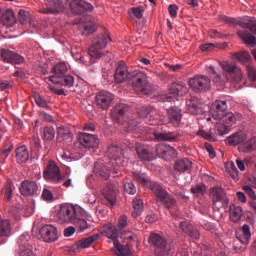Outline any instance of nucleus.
<instances>
[{"instance_id": "obj_12", "label": "nucleus", "mask_w": 256, "mask_h": 256, "mask_svg": "<svg viewBox=\"0 0 256 256\" xmlns=\"http://www.w3.org/2000/svg\"><path fill=\"white\" fill-rule=\"evenodd\" d=\"M100 141L96 135L89 133H80L78 136V143L75 147H82L83 149H97Z\"/></svg>"}, {"instance_id": "obj_48", "label": "nucleus", "mask_w": 256, "mask_h": 256, "mask_svg": "<svg viewBox=\"0 0 256 256\" xmlns=\"http://www.w3.org/2000/svg\"><path fill=\"white\" fill-rule=\"evenodd\" d=\"M251 239V230L248 224L242 226V236L239 237V241L243 245H248Z\"/></svg>"}, {"instance_id": "obj_58", "label": "nucleus", "mask_w": 256, "mask_h": 256, "mask_svg": "<svg viewBox=\"0 0 256 256\" xmlns=\"http://www.w3.org/2000/svg\"><path fill=\"white\" fill-rule=\"evenodd\" d=\"M124 189H125V192L128 193L129 195H135L136 194V187H135V185L133 184L132 181L125 182L124 183Z\"/></svg>"}, {"instance_id": "obj_44", "label": "nucleus", "mask_w": 256, "mask_h": 256, "mask_svg": "<svg viewBox=\"0 0 256 256\" xmlns=\"http://www.w3.org/2000/svg\"><path fill=\"white\" fill-rule=\"evenodd\" d=\"M217 120H221L222 123L225 127H227L228 129V133H230V128L232 125H234L237 121L235 115L232 112L229 113H225L220 119Z\"/></svg>"}, {"instance_id": "obj_31", "label": "nucleus", "mask_w": 256, "mask_h": 256, "mask_svg": "<svg viewBox=\"0 0 256 256\" xmlns=\"http://www.w3.org/2000/svg\"><path fill=\"white\" fill-rule=\"evenodd\" d=\"M193 163L188 158L178 159L175 162L174 169L179 174L190 173L192 170Z\"/></svg>"}, {"instance_id": "obj_43", "label": "nucleus", "mask_w": 256, "mask_h": 256, "mask_svg": "<svg viewBox=\"0 0 256 256\" xmlns=\"http://www.w3.org/2000/svg\"><path fill=\"white\" fill-rule=\"evenodd\" d=\"M1 22L8 27L15 25L16 18L14 12L12 10H6V12H4V14L1 16Z\"/></svg>"}, {"instance_id": "obj_9", "label": "nucleus", "mask_w": 256, "mask_h": 256, "mask_svg": "<svg viewBox=\"0 0 256 256\" xmlns=\"http://www.w3.org/2000/svg\"><path fill=\"white\" fill-rule=\"evenodd\" d=\"M229 133L228 127H226L222 123H217L214 128H211L209 132H206L205 130H200L198 132V135L200 137H203L206 139V141H217L218 136L227 135Z\"/></svg>"}, {"instance_id": "obj_21", "label": "nucleus", "mask_w": 256, "mask_h": 256, "mask_svg": "<svg viewBox=\"0 0 256 256\" xmlns=\"http://www.w3.org/2000/svg\"><path fill=\"white\" fill-rule=\"evenodd\" d=\"M41 238L44 242L51 243L57 241L59 235L57 234V227L46 224L40 229Z\"/></svg>"}, {"instance_id": "obj_11", "label": "nucleus", "mask_w": 256, "mask_h": 256, "mask_svg": "<svg viewBox=\"0 0 256 256\" xmlns=\"http://www.w3.org/2000/svg\"><path fill=\"white\" fill-rule=\"evenodd\" d=\"M210 196L212 197V205L219 208H224L229 205V199L224 189L220 186H214L210 188Z\"/></svg>"}, {"instance_id": "obj_19", "label": "nucleus", "mask_w": 256, "mask_h": 256, "mask_svg": "<svg viewBox=\"0 0 256 256\" xmlns=\"http://www.w3.org/2000/svg\"><path fill=\"white\" fill-rule=\"evenodd\" d=\"M29 239V234H22L19 237L20 256H37L36 250L28 243Z\"/></svg>"}, {"instance_id": "obj_38", "label": "nucleus", "mask_w": 256, "mask_h": 256, "mask_svg": "<svg viewBox=\"0 0 256 256\" xmlns=\"http://www.w3.org/2000/svg\"><path fill=\"white\" fill-rule=\"evenodd\" d=\"M97 29L95 23L87 18V21L84 23L79 24V31L83 36H89L93 34Z\"/></svg>"}, {"instance_id": "obj_61", "label": "nucleus", "mask_w": 256, "mask_h": 256, "mask_svg": "<svg viewBox=\"0 0 256 256\" xmlns=\"http://www.w3.org/2000/svg\"><path fill=\"white\" fill-rule=\"evenodd\" d=\"M133 15L137 19H141L143 17L144 8L143 6H136L135 8H131Z\"/></svg>"}, {"instance_id": "obj_14", "label": "nucleus", "mask_w": 256, "mask_h": 256, "mask_svg": "<svg viewBox=\"0 0 256 256\" xmlns=\"http://www.w3.org/2000/svg\"><path fill=\"white\" fill-rule=\"evenodd\" d=\"M188 92V88L184 83H173L169 87V94L162 95L160 99L164 102L174 101L177 96H183Z\"/></svg>"}, {"instance_id": "obj_28", "label": "nucleus", "mask_w": 256, "mask_h": 256, "mask_svg": "<svg viewBox=\"0 0 256 256\" xmlns=\"http://www.w3.org/2000/svg\"><path fill=\"white\" fill-rule=\"evenodd\" d=\"M228 110L227 101L225 100H217L214 102L212 107V118L215 120L221 119L224 114H226Z\"/></svg>"}, {"instance_id": "obj_25", "label": "nucleus", "mask_w": 256, "mask_h": 256, "mask_svg": "<svg viewBox=\"0 0 256 256\" xmlns=\"http://www.w3.org/2000/svg\"><path fill=\"white\" fill-rule=\"evenodd\" d=\"M186 110L192 115H199L204 113L203 105L195 96H190V98L186 100Z\"/></svg>"}, {"instance_id": "obj_54", "label": "nucleus", "mask_w": 256, "mask_h": 256, "mask_svg": "<svg viewBox=\"0 0 256 256\" xmlns=\"http://www.w3.org/2000/svg\"><path fill=\"white\" fill-rule=\"evenodd\" d=\"M18 18L20 24L23 26L27 25L31 21V16L29 12H26V10H19Z\"/></svg>"}, {"instance_id": "obj_55", "label": "nucleus", "mask_w": 256, "mask_h": 256, "mask_svg": "<svg viewBox=\"0 0 256 256\" xmlns=\"http://www.w3.org/2000/svg\"><path fill=\"white\" fill-rule=\"evenodd\" d=\"M140 121H135L133 118L123 123L125 129H127L128 132L130 131H138L140 127H138Z\"/></svg>"}, {"instance_id": "obj_4", "label": "nucleus", "mask_w": 256, "mask_h": 256, "mask_svg": "<svg viewBox=\"0 0 256 256\" xmlns=\"http://www.w3.org/2000/svg\"><path fill=\"white\" fill-rule=\"evenodd\" d=\"M102 234L113 241L117 256H131L128 246L121 245L118 241L119 232L113 224H106L102 228Z\"/></svg>"}, {"instance_id": "obj_51", "label": "nucleus", "mask_w": 256, "mask_h": 256, "mask_svg": "<svg viewBox=\"0 0 256 256\" xmlns=\"http://www.w3.org/2000/svg\"><path fill=\"white\" fill-rule=\"evenodd\" d=\"M72 224H74L80 232H83L90 228V224L85 219L80 218L79 214L76 215Z\"/></svg>"}, {"instance_id": "obj_1", "label": "nucleus", "mask_w": 256, "mask_h": 256, "mask_svg": "<svg viewBox=\"0 0 256 256\" xmlns=\"http://www.w3.org/2000/svg\"><path fill=\"white\" fill-rule=\"evenodd\" d=\"M111 39L108 35L100 34L96 36L88 50L87 56L82 57V61L86 65H92L95 61L103 56V49L107 46Z\"/></svg>"}, {"instance_id": "obj_47", "label": "nucleus", "mask_w": 256, "mask_h": 256, "mask_svg": "<svg viewBox=\"0 0 256 256\" xmlns=\"http://www.w3.org/2000/svg\"><path fill=\"white\" fill-rule=\"evenodd\" d=\"M237 36L247 45H256V37L247 31H237Z\"/></svg>"}, {"instance_id": "obj_13", "label": "nucleus", "mask_w": 256, "mask_h": 256, "mask_svg": "<svg viewBox=\"0 0 256 256\" xmlns=\"http://www.w3.org/2000/svg\"><path fill=\"white\" fill-rule=\"evenodd\" d=\"M188 85L194 92L208 91L211 88V80L207 76L196 75L194 78H190Z\"/></svg>"}, {"instance_id": "obj_60", "label": "nucleus", "mask_w": 256, "mask_h": 256, "mask_svg": "<svg viewBox=\"0 0 256 256\" xmlns=\"http://www.w3.org/2000/svg\"><path fill=\"white\" fill-rule=\"evenodd\" d=\"M246 70H247L248 78L251 81H255L256 80V68L251 65H247Z\"/></svg>"}, {"instance_id": "obj_35", "label": "nucleus", "mask_w": 256, "mask_h": 256, "mask_svg": "<svg viewBox=\"0 0 256 256\" xmlns=\"http://www.w3.org/2000/svg\"><path fill=\"white\" fill-rule=\"evenodd\" d=\"M154 135L157 141H169V143H177L180 137L179 134L175 132H155Z\"/></svg>"}, {"instance_id": "obj_45", "label": "nucleus", "mask_w": 256, "mask_h": 256, "mask_svg": "<svg viewBox=\"0 0 256 256\" xmlns=\"http://www.w3.org/2000/svg\"><path fill=\"white\" fill-rule=\"evenodd\" d=\"M14 190H15V186L11 182H8L2 188L1 194L6 202H10L12 200L14 195Z\"/></svg>"}, {"instance_id": "obj_63", "label": "nucleus", "mask_w": 256, "mask_h": 256, "mask_svg": "<svg viewBox=\"0 0 256 256\" xmlns=\"http://www.w3.org/2000/svg\"><path fill=\"white\" fill-rule=\"evenodd\" d=\"M42 198L45 201H52L53 200V192L47 188H45L42 192Z\"/></svg>"}, {"instance_id": "obj_62", "label": "nucleus", "mask_w": 256, "mask_h": 256, "mask_svg": "<svg viewBox=\"0 0 256 256\" xmlns=\"http://www.w3.org/2000/svg\"><path fill=\"white\" fill-rule=\"evenodd\" d=\"M35 102L39 107L46 108L48 106L47 101L39 94L34 96Z\"/></svg>"}, {"instance_id": "obj_26", "label": "nucleus", "mask_w": 256, "mask_h": 256, "mask_svg": "<svg viewBox=\"0 0 256 256\" xmlns=\"http://www.w3.org/2000/svg\"><path fill=\"white\" fill-rule=\"evenodd\" d=\"M183 111L181 108L174 106L167 109V118L169 123L174 127H178L181 124Z\"/></svg>"}, {"instance_id": "obj_24", "label": "nucleus", "mask_w": 256, "mask_h": 256, "mask_svg": "<svg viewBox=\"0 0 256 256\" xmlns=\"http://www.w3.org/2000/svg\"><path fill=\"white\" fill-rule=\"evenodd\" d=\"M156 153L158 157L163 158L165 160H173L178 157V152L172 146L159 145L156 148Z\"/></svg>"}, {"instance_id": "obj_10", "label": "nucleus", "mask_w": 256, "mask_h": 256, "mask_svg": "<svg viewBox=\"0 0 256 256\" xmlns=\"http://www.w3.org/2000/svg\"><path fill=\"white\" fill-rule=\"evenodd\" d=\"M108 157L111 159L112 166L125 167V151L117 145H112L108 148Z\"/></svg>"}, {"instance_id": "obj_15", "label": "nucleus", "mask_w": 256, "mask_h": 256, "mask_svg": "<svg viewBox=\"0 0 256 256\" xmlns=\"http://www.w3.org/2000/svg\"><path fill=\"white\" fill-rule=\"evenodd\" d=\"M222 69L227 72V78L233 83H240L243 79L242 70L234 64L225 62Z\"/></svg>"}, {"instance_id": "obj_29", "label": "nucleus", "mask_w": 256, "mask_h": 256, "mask_svg": "<svg viewBox=\"0 0 256 256\" xmlns=\"http://www.w3.org/2000/svg\"><path fill=\"white\" fill-rule=\"evenodd\" d=\"M180 228L186 234V236L194 239V240H199L200 239V232L199 230L190 222L188 221H182L180 222Z\"/></svg>"}, {"instance_id": "obj_16", "label": "nucleus", "mask_w": 256, "mask_h": 256, "mask_svg": "<svg viewBox=\"0 0 256 256\" xmlns=\"http://www.w3.org/2000/svg\"><path fill=\"white\" fill-rule=\"evenodd\" d=\"M47 8H41L40 13L46 15H58L65 11V4L61 0H44Z\"/></svg>"}, {"instance_id": "obj_30", "label": "nucleus", "mask_w": 256, "mask_h": 256, "mask_svg": "<svg viewBox=\"0 0 256 256\" xmlns=\"http://www.w3.org/2000/svg\"><path fill=\"white\" fill-rule=\"evenodd\" d=\"M131 73L128 72V68L124 62L118 64L116 68V72L114 75V79L117 83H122L125 80L129 83V76Z\"/></svg>"}, {"instance_id": "obj_6", "label": "nucleus", "mask_w": 256, "mask_h": 256, "mask_svg": "<svg viewBox=\"0 0 256 256\" xmlns=\"http://www.w3.org/2000/svg\"><path fill=\"white\" fill-rule=\"evenodd\" d=\"M153 194L167 209H171L176 205V200L159 184H153Z\"/></svg>"}, {"instance_id": "obj_59", "label": "nucleus", "mask_w": 256, "mask_h": 256, "mask_svg": "<svg viewBox=\"0 0 256 256\" xmlns=\"http://www.w3.org/2000/svg\"><path fill=\"white\" fill-rule=\"evenodd\" d=\"M242 190L253 200L256 201V193L249 185H244Z\"/></svg>"}, {"instance_id": "obj_53", "label": "nucleus", "mask_w": 256, "mask_h": 256, "mask_svg": "<svg viewBox=\"0 0 256 256\" xmlns=\"http://www.w3.org/2000/svg\"><path fill=\"white\" fill-rule=\"evenodd\" d=\"M133 208H134V212L132 214L133 218H137L138 216H140L143 212V201L141 199L135 198L133 201Z\"/></svg>"}, {"instance_id": "obj_8", "label": "nucleus", "mask_w": 256, "mask_h": 256, "mask_svg": "<svg viewBox=\"0 0 256 256\" xmlns=\"http://www.w3.org/2000/svg\"><path fill=\"white\" fill-rule=\"evenodd\" d=\"M44 179L49 183L59 184L63 180L61 169L53 161H49L43 172Z\"/></svg>"}, {"instance_id": "obj_27", "label": "nucleus", "mask_w": 256, "mask_h": 256, "mask_svg": "<svg viewBox=\"0 0 256 256\" xmlns=\"http://www.w3.org/2000/svg\"><path fill=\"white\" fill-rule=\"evenodd\" d=\"M95 100L99 108L107 110L112 103L113 95L109 92L101 91L96 95Z\"/></svg>"}, {"instance_id": "obj_18", "label": "nucleus", "mask_w": 256, "mask_h": 256, "mask_svg": "<svg viewBox=\"0 0 256 256\" xmlns=\"http://www.w3.org/2000/svg\"><path fill=\"white\" fill-rule=\"evenodd\" d=\"M136 152L138 158L144 162H152L155 160V155L153 152V148L148 145H144L141 143H136Z\"/></svg>"}, {"instance_id": "obj_22", "label": "nucleus", "mask_w": 256, "mask_h": 256, "mask_svg": "<svg viewBox=\"0 0 256 256\" xmlns=\"http://www.w3.org/2000/svg\"><path fill=\"white\" fill-rule=\"evenodd\" d=\"M223 21L230 25H239L243 29H248L252 34H256V20H249L248 22H238L236 18H229V16H224Z\"/></svg>"}, {"instance_id": "obj_57", "label": "nucleus", "mask_w": 256, "mask_h": 256, "mask_svg": "<svg viewBox=\"0 0 256 256\" xmlns=\"http://www.w3.org/2000/svg\"><path fill=\"white\" fill-rule=\"evenodd\" d=\"M234 57L241 63H246V62H249L250 58H251V55L246 52V51H243V52H238L236 54H234Z\"/></svg>"}, {"instance_id": "obj_2", "label": "nucleus", "mask_w": 256, "mask_h": 256, "mask_svg": "<svg viewBox=\"0 0 256 256\" xmlns=\"http://www.w3.org/2000/svg\"><path fill=\"white\" fill-rule=\"evenodd\" d=\"M129 84L141 95H148L152 90V85L146 73L135 70L129 76Z\"/></svg>"}, {"instance_id": "obj_36", "label": "nucleus", "mask_w": 256, "mask_h": 256, "mask_svg": "<svg viewBox=\"0 0 256 256\" xmlns=\"http://www.w3.org/2000/svg\"><path fill=\"white\" fill-rule=\"evenodd\" d=\"M246 141V135L243 132H236L225 139L226 145L235 147Z\"/></svg>"}, {"instance_id": "obj_23", "label": "nucleus", "mask_w": 256, "mask_h": 256, "mask_svg": "<svg viewBox=\"0 0 256 256\" xmlns=\"http://www.w3.org/2000/svg\"><path fill=\"white\" fill-rule=\"evenodd\" d=\"M70 10L75 15H81L84 11H92L93 6L88 2H83V0H71L69 4Z\"/></svg>"}, {"instance_id": "obj_49", "label": "nucleus", "mask_w": 256, "mask_h": 256, "mask_svg": "<svg viewBox=\"0 0 256 256\" xmlns=\"http://www.w3.org/2000/svg\"><path fill=\"white\" fill-rule=\"evenodd\" d=\"M98 239L97 235H92L87 238L81 239L76 242V247L78 249H85L88 248L94 241Z\"/></svg>"}, {"instance_id": "obj_40", "label": "nucleus", "mask_w": 256, "mask_h": 256, "mask_svg": "<svg viewBox=\"0 0 256 256\" xmlns=\"http://www.w3.org/2000/svg\"><path fill=\"white\" fill-rule=\"evenodd\" d=\"M133 178L143 186L149 188L153 192V186L158 185V183L154 181H150L145 177V174L140 173V172H134L133 173Z\"/></svg>"}, {"instance_id": "obj_41", "label": "nucleus", "mask_w": 256, "mask_h": 256, "mask_svg": "<svg viewBox=\"0 0 256 256\" xmlns=\"http://www.w3.org/2000/svg\"><path fill=\"white\" fill-rule=\"evenodd\" d=\"M157 111L154 110L152 107L143 106L140 108L138 115L143 118L147 123L153 125L154 123L151 121L152 115L156 114Z\"/></svg>"}, {"instance_id": "obj_32", "label": "nucleus", "mask_w": 256, "mask_h": 256, "mask_svg": "<svg viewBox=\"0 0 256 256\" xmlns=\"http://www.w3.org/2000/svg\"><path fill=\"white\" fill-rule=\"evenodd\" d=\"M105 198V204L113 207L116 202V191L113 184H108L102 191Z\"/></svg>"}, {"instance_id": "obj_3", "label": "nucleus", "mask_w": 256, "mask_h": 256, "mask_svg": "<svg viewBox=\"0 0 256 256\" xmlns=\"http://www.w3.org/2000/svg\"><path fill=\"white\" fill-rule=\"evenodd\" d=\"M68 71L69 69L67 68V64L58 63L52 69L53 75L49 77V81L68 88L73 87L75 84V78L71 75H67Z\"/></svg>"}, {"instance_id": "obj_39", "label": "nucleus", "mask_w": 256, "mask_h": 256, "mask_svg": "<svg viewBox=\"0 0 256 256\" xmlns=\"http://www.w3.org/2000/svg\"><path fill=\"white\" fill-rule=\"evenodd\" d=\"M229 212V218L233 223H238L243 217L242 208L240 206H236L235 204H231L229 206Z\"/></svg>"}, {"instance_id": "obj_5", "label": "nucleus", "mask_w": 256, "mask_h": 256, "mask_svg": "<svg viewBox=\"0 0 256 256\" xmlns=\"http://www.w3.org/2000/svg\"><path fill=\"white\" fill-rule=\"evenodd\" d=\"M149 242L155 248V254L157 256H168L171 252V245L167 242L166 238L157 233H152L149 238Z\"/></svg>"}, {"instance_id": "obj_37", "label": "nucleus", "mask_w": 256, "mask_h": 256, "mask_svg": "<svg viewBox=\"0 0 256 256\" xmlns=\"http://www.w3.org/2000/svg\"><path fill=\"white\" fill-rule=\"evenodd\" d=\"M16 155H15V158H16V162L18 164H24L26 163L29 158H30V154H29V150L27 149L26 146H20L16 149L15 151Z\"/></svg>"}, {"instance_id": "obj_50", "label": "nucleus", "mask_w": 256, "mask_h": 256, "mask_svg": "<svg viewBox=\"0 0 256 256\" xmlns=\"http://www.w3.org/2000/svg\"><path fill=\"white\" fill-rule=\"evenodd\" d=\"M242 153H250L251 151H256V137L250 139L249 141L243 143L239 147Z\"/></svg>"}, {"instance_id": "obj_46", "label": "nucleus", "mask_w": 256, "mask_h": 256, "mask_svg": "<svg viewBox=\"0 0 256 256\" xmlns=\"http://www.w3.org/2000/svg\"><path fill=\"white\" fill-rule=\"evenodd\" d=\"M11 233V222L9 219H3L0 216V237H8Z\"/></svg>"}, {"instance_id": "obj_56", "label": "nucleus", "mask_w": 256, "mask_h": 256, "mask_svg": "<svg viewBox=\"0 0 256 256\" xmlns=\"http://www.w3.org/2000/svg\"><path fill=\"white\" fill-rule=\"evenodd\" d=\"M190 191L192 192V194L196 196H203L205 195L207 188L206 185L202 183L192 187Z\"/></svg>"}, {"instance_id": "obj_7", "label": "nucleus", "mask_w": 256, "mask_h": 256, "mask_svg": "<svg viewBox=\"0 0 256 256\" xmlns=\"http://www.w3.org/2000/svg\"><path fill=\"white\" fill-rule=\"evenodd\" d=\"M77 209L71 204H62L57 213V218L60 223L73 224L77 217Z\"/></svg>"}, {"instance_id": "obj_33", "label": "nucleus", "mask_w": 256, "mask_h": 256, "mask_svg": "<svg viewBox=\"0 0 256 256\" xmlns=\"http://www.w3.org/2000/svg\"><path fill=\"white\" fill-rule=\"evenodd\" d=\"M129 107L125 104L116 105L111 111V117L114 121L122 124V119L124 115L128 112Z\"/></svg>"}, {"instance_id": "obj_20", "label": "nucleus", "mask_w": 256, "mask_h": 256, "mask_svg": "<svg viewBox=\"0 0 256 256\" xmlns=\"http://www.w3.org/2000/svg\"><path fill=\"white\" fill-rule=\"evenodd\" d=\"M0 60H2L5 63L10 64H22L24 63V57L20 56L19 54H16L13 51H10L9 49H0Z\"/></svg>"}, {"instance_id": "obj_34", "label": "nucleus", "mask_w": 256, "mask_h": 256, "mask_svg": "<svg viewBox=\"0 0 256 256\" xmlns=\"http://www.w3.org/2000/svg\"><path fill=\"white\" fill-rule=\"evenodd\" d=\"M57 139L60 143H71L73 141V133L65 126H60L57 129Z\"/></svg>"}, {"instance_id": "obj_42", "label": "nucleus", "mask_w": 256, "mask_h": 256, "mask_svg": "<svg viewBox=\"0 0 256 256\" xmlns=\"http://www.w3.org/2000/svg\"><path fill=\"white\" fill-rule=\"evenodd\" d=\"M94 173L97 177L103 180H108L110 177V170L103 163H96L94 166Z\"/></svg>"}, {"instance_id": "obj_52", "label": "nucleus", "mask_w": 256, "mask_h": 256, "mask_svg": "<svg viewBox=\"0 0 256 256\" xmlns=\"http://www.w3.org/2000/svg\"><path fill=\"white\" fill-rule=\"evenodd\" d=\"M42 139L43 141H53L55 139V128L52 126L43 128Z\"/></svg>"}, {"instance_id": "obj_17", "label": "nucleus", "mask_w": 256, "mask_h": 256, "mask_svg": "<svg viewBox=\"0 0 256 256\" xmlns=\"http://www.w3.org/2000/svg\"><path fill=\"white\" fill-rule=\"evenodd\" d=\"M19 191L22 196L25 197H33L38 196L40 194L39 186L34 181L25 180L21 183L19 187Z\"/></svg>"}, {"instance_id": "obj_64", "label": "nucleus", "mask_w": 256, "mask_h": 256, "mask_svg": "<svg viewBox=\"0 0 256 256\" xmlns=\"http://www.w3.org/2000/svg\"><path fill=\"white\" fill-rule=\"evenodd\" d=\"M128 225L127 223V217L125 215L120 216L118 220V228L120 231H122L126 226Z\"/></svg>"}]
</instances>
